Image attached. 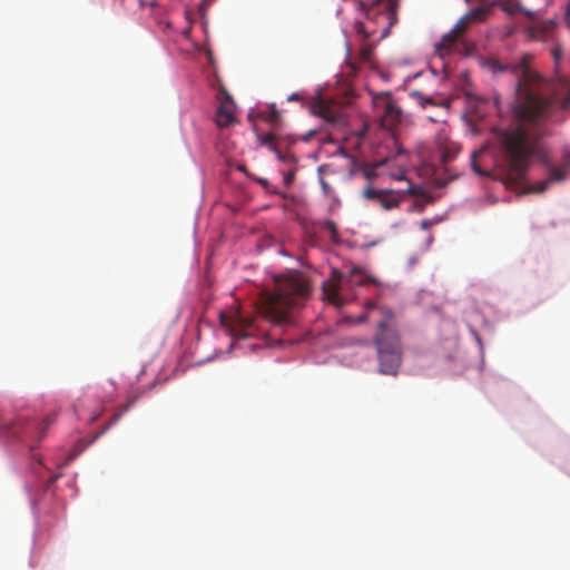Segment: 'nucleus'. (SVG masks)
I'll return each mask as SVG.
<instances>
[{
  "label": "nucleus",
  "instance_id": "f257e3e1",
  "mask_svg": "<svg viewBox=\"0 0 570 570\" xmlns=\"http://www.w3.org/2000/svg\"><path fill=\"white\" fill-rule=\"evenodd\" d=\"M494 157L500 179L509 185L523 181L535 159L544 161L549 169V179L539 184V191L546 190L550 181L564 180L570 166V151L566 154L562 166L549 164L541 134L525 125L499 131Z\"/></svg>",
  "mask_w": 570,
  "mask_h": 570
},
{
  "label": "nucleus",
  "instance_id": "f03ea898",
  "mask_svg": "<svg viewBox=\"0 0 570 570\" xmlns=\"http://www.w3.org/2000/svg\"><path fill=\"white\" fill-rule=\"evenodd\" d=\"M531 59L532 56L529 53H524L513 63L485 58L481 61V67L493 76L510 72L514 77L517 114L522 121L537 125L551 114V85L531 69Z\"/></svg>",
  "mask_w": 570,
  "mask_h": 570
},
{
  "label": "nucleus",
  "instance_id": "7ed1b4c3",
  "mask_svg": "<svg viewBox=\"0 0 570 570\" xmlns=\"http://www.w3.org/2000/svg\"><path fill=\"white\" fill-rule=\"evenodd\" d=\"M311 288L299 273L275 278V288L261 294L258 309L276 326H289L295 322L296 311L308 299Z\"/></svg>",
  "mask_w": 570,
  "mask_h": 570
},
{
  "label": "nucleus",
  "instance_id": "20e7f679",
  "mask_svg": "<svg viewBox=\"0 0 570 570\" xmlns=\"http://www.w3.org/2000/svg\"><path fill=\"white\" fill-rule=\"evenodd\" d=\"M351 324H361L366 321L375 322L377 332L374 343L377 351L380 372L385 375H396L401 365L402 353L397 332L394 327V314L386 306H379L367 302L365 312L356 318L348 317Z\"/></svg>",
  "mask_w": 570,
  "mask_h": 570
},
{
  "label": "nucleus",
  "instance_id": "39448f33",
  "mask_svg": "<svg viewBox=\"0 0 570 570\" xmlns=\"http://www.w3.org/2000/svg\"><path fill=\"white\" fill-rule=\"evenodd\" d=\"M399 2L400 0H358L357 7L364 13V19L355 23L357 36L364 41L374 37H387L397 22Z\"/></svg>",
  "mask_w": 570,
  "mask_h": 570
},
{
  "label": "nucleus",
  "instance_id": "423d86ee",
  "mask_svg": "<svg viewBox=\"0 0 570 570\" xmlns=\"http://www.w3.org/2000/svg\"><path fill=\"white\" fill-rule=\"evenodd\" d=\"M495 6H500L502 10L508 13L515 12V8H513L507 1L483 0L480 7L472 9L470 12L461 17L454 24V27L442 37L441 41L436 43V50L439 51V53H449L452 50L453 46L456 42L461 41V37L463 36V33L473 23L482 22L483 20H485V18L491 13L492 9Z\"/></svg>",
  "mask_w": 570,
  "mask_h": 570
},
{
  "label": "nucleus",
  "instance_id": "0eeeda50",
  "mask_svg": "<svg viewBox=\"0 0 570 570\" xmlns=\"http://www.w3.org/2000/svg\"><path fill=\"white\" fill-rule=\"evenodd\" d=\"M52 421V416H47L41 423L19 417L14 422L10 421L1 424L0 429L3 433L18 436L22 443L33 450L36 443L45 436L46 430Z\"/></svg>",
  "mask_w": 570,
  "mask_h": 570
},
{
  "label": "nucleus",
  "instance_id": "6e6552de",
  "mask_svg": "<svg viewBox=\"0 0 570 570\" xmlns=\"http://www.w3.org/2000/svg\"><path fill=\"white\" fill-rule=\"evenodd\" d=\"M220 322L229 332L230 336L236 338H247L258 332L255 318L243 315L240 311H235L230 315L220 314Z\"/></svg>",
  "mask_w": 570,
  "mask_h": 570
},
{
  "label": "nucleus",
  "instance_id": "1a4fd4ad",
  "mask_svg": "<svg viewBox=\"0 0 570 570\" xmlns=\"http://www.w3.org/2000/svg\"><path fill=\"white\" fill-rule=\"evenodd\" d=\"M375 107L381 118V126L385 129H393L402 119V110L396 106L389 94L375 98Z\"/></svg>",
  "mask_w": 570,
  "mask_h": 570
},
{
  "label": "nucleus",
  "instance_id": "9d476101",
  "mask_svg": "<svg viewBox=\"0 0 570 570\" xmlns=\"http://www.w3.org/2000/svg\"><path fill=\"white\" fill-rule=\"evenodd\" d=\"M346 282L344 275L334 269L331 277L323 283L324 299L337 307L345 305L347 299L343 296L342 291Z\"/></svg>",
  "mask_w": 570,
  "mask_h": 570
},
{
  "label": "nucleus",
  "instance_id": "9b49d317",
  "mask_svg": "<svg viewBox=\"0 0 570 570\" xmlns=\"http://www.w3.org/2000/svg\"><path fill=\"white\" fill-rule=\"evenodd\" d=\"M362 196L377 203L384 210H392L400 206L403 194L393 189H375L371 186L362 191Z\"/></svg>",
  "mask_w": 570,
  "mask_h": 570
},
{
  "label": "nucleus",
  "instance_id": "f8f14e48",
  "mask_svg": "<svg viewBox=\"0 0 570 570\" xmlns=\"http://www.w3.org/2000/svg\"><path fill=\"white\" fill-rule=\"evenodd\" d=\"M235 102L227 91L220 97L217 110H216V124L218 127H228L236 121L235 118Z\"/></svg>",
  "mask_w": 570,
  "mask_h": 570
},
{
  "label": "nucleus",
  "instance_id": "ddd939ff",
  "mask_svg": "<svg viewBox=\"0 0 570 570\" xmlns=\"http://www.w3.org/2000/svg\"><path fill=\"white\" fill-rule=\"evenodd\" d=\"M259 142L262 146L267 147L271 151H273L279 161L289 163L294 160V156L291 154H285L279 150L276 144V137L274 134H265L258 136Z\"/></svg>",
  "mask_w": 570,
  "mask_h": 570
},
{
  "label": "nucleus",
  "instance_id": "4468645a",
  "mask_svg": "<svg viewBox=\"0 0 570 570\" xmlns=\"http://www.w3.org/2000/svg\"><path fill=\"white\" fill-rule=\"evenodd\" d=\"M259 142L262 146L267 147L271 151H273L279 161L289 163L294 160V156L291 154H285L279 150L276 144V137L274 134H265L258 136Z\"/></svg>",
  "mask_w": 570,
  "mask_h": 570
},
{
  "label": "nucleus",
  "instance_id": "2eb2a0df",
  "mask_svg": "<svg viewBox=\"0 0 570 570\" xmlns=\"http://www.w3.org/2000/svg\"><path fill=\"white\" fill-rule=\"evenodd\" d=\"M315 111L330 124L341 125L343 122V115L336 107H331L325 102H320L315 106Z\"/></svg>",
  "mask_w": 570,
  "mask_h": 570
},
{
  "label": "nucleus",
  "instance_id": "dca6fc26",
  "mask_svg": "<svg viewBox=\"0 0 570 570\" xmlns=\"http://www.w3.org/2000/svg\"><path fill=\"white\" fill-rule=\"evenodd\" d=\"M409 96L414 99L422 108L430 106H439V104L432 97H428L419 90H410Z\"/></svg>",
  "mask_w": 570,
  "mask_h": 570
},
{
  "label": "nucleus",
  "instance_id": "f3484780",
  "mask_svg": "<svg viewBox=\"0 0 570 570\" xmlns=\"http://www.w3.org/2000/svg\"><path fill=\"white\" fill-rule=\"evenodd\" d=\"M374 46L371 42H365L360 49V60L363 62H371L373 56Z\"/></svg>",
  "mask_w": 570,
  "mask_h": 570
},
{
  "label": "nucleus",
  "instance_id": "a211bd4d",
  "mask_svg": "<svg viewBox=\"0 0 570 570\" xmlns=\"http://www.w3.org/2000/svg\"><path fill=\"white\" fill-rule=\"evenodd\" d=\"M264 119L267 122H269L272 126H276L281 121V114L276 109L275 104H272L269 106V112H268V115Z\"/></svg>",
  "mask_w": 570,
  "mask_h": 570
},
{
  "label": "nucleus",
  "instance_id": "6ab92c4d",
  "mask_svg": "<svg viewBox=\"0 0 570 570\" xmlns=\"http://www.w3.org/2000/svg\"><path fill=\"white\" fill-rule=\"evenodd\" d=\"M323 228L331 234L333 239H335L337 237V227L333 220H328V219L325 220L323 223Z\"/></svg>",
  "mask_w": 570,
  "mask_h": 570
},
{
  "label": "nucleus",
  "instance_id": "aec40b11",
  "mask_svg": "<svg viewBox=\"0 0 570 570\" xmlns=\"http://www.w3.org/2000/svg\"><path fill=\"white\" fill-rule=\"evenodd\" d=\"M284 184L286 187H289L294 179H295V171L294 170H288L287 173L284 174Z\"/></svg>",
  "mask_w": 570,
  "mask_h": 570
},
{
  "label": "nucleus",
  "instance_id": "412c9836",
  "mask_svg": "<svg viewBox=\"0 0 570 570\" xmlns=\"http://www.w3.org/2000/svg\"><path fill=\"white\" fill-rule=\"evenodd\" d=\"M551 53H552V57H553V60H554V63L558 65L561 57H562V50L561 48L556 45L552 50H551Z\"/></svg>",
  "mask_w": 570,
  "mask_h": 570
},
{
  "label": "nucleus",
  "instance_id": "4be33fe9",
  "mask_svg": "<svg viewBox=\"0 0 570 570\" xmlns=\"http://www.w3.org/2000/svg\"><path fill=\"white\" fill-rule=\"evenodd\" d=\"M379 166V164H376L375 166L373 167H366L364 169V176L367 178V179H373L375 177V168Z\"/></svg>",
  "mask_w": 570,
  "mask_h": 570
},
{
  "label": "nucleus",
  "instance_id": "5701e85b",
  "mask_svg": "<svg viewBox=\"0 0 570 570\" xmlns=\"http://www.w3.org/2000/svg\"><path fill=\"white\" fill-rule=\"evenodd\" d=\"M320 184L322 186V189H323L324 194H328L331 187L327 184V181L324 178H321L320 179Z\"/></svg>",
  "mask_w": 570,
  "mask_h": 570
},
{
  "label": "nucleus",
  "instance_id": "b1692460",
  "mask_svg": "<svg viewBox=\"0 0 570 570\" xmlns=\"http://www.w3.org/2000/svg\"><path fill=\"white\" fill-rule=\"evenodd\" d=\"M302 99L303 98L298 92H294L287 97V101H299Z\"/></svg>",
  "mask_w": 570,
  "mask_h": 570
},
{
  "label": "nucleus",
  "instance_id": "393cba45",
  "mask_svg": "<svg viewBox=\"0 0 570 570\" xmlns=\"http://www.w3.org/2000/svg\"><path fill=\"white\" fill-rule=\"evenodd\" d=\"M432 225H433V223L431 220H428V219H424V220L421 222V228L422 229H429Z\"/></svg>",
  "mask_w": 570,
  "mask_h": 570
},
{
  "label": "nucleus",
  "instance_id": "a878e982",
  "mask_svg": "<svg viewBox=\"0 0 570 570\" xmlns=\"http://www.w3.org/2000/svg\"><path fill=\"white\" fill-rule=\"evenodd\" d=\"M59 476H60V474H52V475H50L46 487L49 488L50 484H52Z\"/></svg>",
  "mask_w": 570,
  "mask_h": 570
},
{
  "label": "nucleus",
  "instance_id": "bb28decb",
  "mask_svg": "<svg viewBox=\"0 0 570 570\" xmlns=\"http://www.w3.org/2000/svg\"><path fill=\"white\" fill-rule=\"evenodd\" d=\"M433 242V236L432 235H429L428 238H426V247H429Z\"/></svg>",
  "mask_w": 570,
  "mask_h": 570
},
{
  "label": "nucleus",
  "instance_id": "cd10ccee",
  "mask_svg": "<svg viewBox=\"0 0 570 570\" xmlns=\"http://www.w3.org/2000/svg\"><path fill=\"white\" fill-rule=\"evenodd\" d=\"M135 403V399L130 400L128 404L125 406V411H127Z\"/></svg>",
  "mask_w": 570,
  "mask_h": 570
},
{
  "label": "nucleus",
  "instance_id": "c85d7f7f",
  "mask_svg": "<svg viewBox=\"0 0 570 570\" xmlns=\"http://www.w3.org/2000/svg\"><path fill=\"white\" fill-rule=\"evenodd\" d=\"M314 134H315V131H314V130H311L304 139H305V140H308V139H309V137H312Z\"/></svg>",
  "mask_w": 570,
  "mask_h": 570
},
{
  "label": "nucleus",
  "instance_id": "c756f323",
  "mask_svg": "<svg viewBox=\"0 0 570 570\" xmlns=\"http://www.w3.org/2000/svg\"><path fill=\"white\" fill-rule=\"evenodd\" d=\"M81 451H82V449L77 450L76 446L73 445V452H72L73 458L76 456L77 453H79Z\"/></svg>",
  "mask_w": 570,
  "mask_h": 570
},
{
  "label": "nucleus",
  "instance_id": "7c9ffc66",
  "mask_svg": "<svg viewBox=\"0 0 570 570\" xmlns=\"http://www.w3.org/2000/svg\"><path fill=\"white\" fill-rule=\"evenodd\" d=\"M358 272H360V269H358V268H356V267H354V268L351 271V274L353 275V274L358 273Z\"/></svg>",
  "mask_w": 570,
  "mask_h": 570
},
{
  "label": "nucleus",
  "instance_id": "2f4dec72",
  "mask_svg": "<svg viewBox=\"0 0 570 570\" xmlns=\"http://www.w3.org/2000/svg\"><path fill=\"white\" fill-rule=\"evenodd\" d=\"M474 169H475V171H476L478 174H481V175L483 174V173H482L480 169H478L476 167H474Z\"/></svg>",
  "mask_w": 570,
  "mask_h": 570
}]
</instances>
